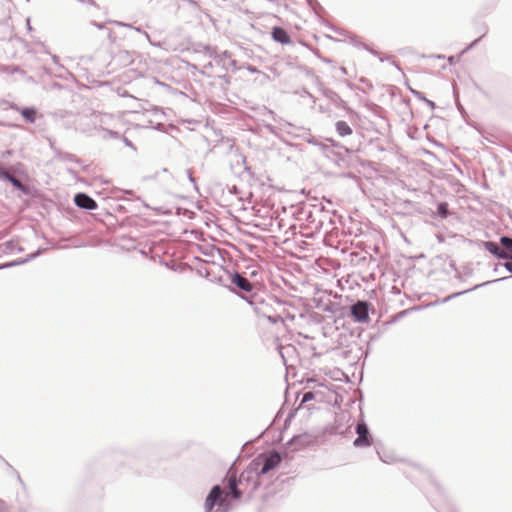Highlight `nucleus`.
<instances>
[{
  "mask_svg": "<svg viewBox=\"0 0 512 512\" xmlns=\"http://www.w3.org/2000/svg\"><path fill=\"white\" fill-rule=\"evenodd\" d=\"M503 266L510 272L512 273V262H506L503 264Z\"/></svg>",
  "mask_w": 512,
  "mask_h": 512,
  "instance_id": "4be33fe9",
  "label": "nucleus"
},
{
  "mask_svg": "<svg viewBox=\"0 0 512 512\" xmlns=\"http://www.w3.org/2000/svg\"><path fill=\"white\" fill-rule=\"evenodd\" d=\"M352 316L359 322L368 320V305L366 302L358 301L351 307Z\"/></svg>",
  "mask_w": 512,
  "mask_h": 512,
  "instance_id": "20e7f679",
  "label": "nucleus"
},
{
  "mask_svg": "<svg viewBox=\"0 0 512 512\" xmlns=\"http://www.w3.org/2000/svg\"><path fill=\"white\" fill-rule=\"evenodd\" d=\"M272 38L281 44H289L291 42L288 33L281 27H275L272 30Z\"/></svg>",
  "mask_w": 512,
  "mask_h": 512,
  "instance_id": "6e6552de",
  "label": "nucleus"
},
{
  "mask_svg": "<svg viewBox=\"0 0 512 512\" xmlns=\"http://www.w3.org/2000/svg\"><path fill=\"white\" fill-rule=\"evenodd\" d=\"M337 133L341 136H348L352 134V128L349 126V124L346 121H337L335 124Z\"/></svg>",
  "mask_w": 512,
  "mask_h": 512,
  "instance_id": "9d476101",
  "label": "nucleus"
},
{
  "mask_svg": "<svg viewBox=\"0 0 512 512\" xmlns=\"http://www.w3.org/2000/svg\"><path fill=\"white\" fill-rule=\"evenodd\" d=\"M508 278H509V277H502V278H499V279H496V280H493V281H487V282H484V283H482V284H480V285H476V286L474 287V289H476V288H478V287H481V286L489 285V284H491V283H493V282L505 281V280H507Z\"/></svg>",
  "mask_w": 512,
  "mask_h": 512,
  "instance_id": "aec40b11",
  "label": "nucleus"
},
{
  "mask_svg": "<svg viewBox=\"0 0 512 512\" xmlns=\"http://www.w3.org/2000/svg\"><path fill=\"white\" fill-rule=\"evenodd\" d=\"M438 213L441 217L445 218L448 214V205L446 203H440L438 205Z\"/></svg>",
  "mask_w": 512,
  "mask_h": 512,
  "instance_id": "dca6fc26",
  "label": "nucleus"
},
{
  "mask_svg": "<svg viewBox=\"0 0 512 512\" xmlns=\"http://www.w3.org/2000/svg\"><path fill=\"white\" fill-rule=\"evenodd\" d=\"M307 436L306 435H298V436H294L290 442L288 443V445H291V446H295V449H298L300 446H303L306 444V442H304V438H306Z\"/></svg>",
  "mask_w": 512,
  "mask_h": 512,
  "instance_id": "ddd939ff",
  "label": "nucleus"
},
{
  "mask_svg": "<svg viewBox=\"0 0 512 512\" xmlns=\"http://www.w3.org/2000/svg\"><path fill=\"white\" fill-rule=\"evenodd\" d=\"M462 293H463V292L455 293V294H453V295H451V296H449V297H446V298L444 299V302L448 301L449 299H451V298H453V297H456V296H458V295H461Z\"/></svg>",
  "mask_w": 512,
  "mask_h": 512,
  "instance_id": "5701e85b",
  "label": "nucleus"
},
{
  "mask_svg": "<svg viewBox=\"0 0 512 512\" xmlns=\"http://www.w3.org/2000/svg\"><path fill=\"white\" fill-rule=\"evenodd\" d=\"M1 177L7 179L9 182L12 183V185L18 189H23L24 186L23 184L21 183L20 180H18L16 177H14L13 175H10L9 173L7 172H3L1 175Z\"/></svg>",
  "mask_w": 512,
  "mask_h": 512,
  "instance_id": "f8f14e48",
  "label": "nucleus"
},
{
  "mask_svg": "<svg viewBox=\"0 0 512 512\" xmlns=\"http://www.w3.org/2000/svg\"><path fill=\"white\" fill-rule=\"evenodd\" d=\"M500 243L508 253L512 252V238L503 236L500 238Z\"/></svg>",
  "mask_w": 512,
  "mask_h": 512,
  "instance_id": "2eb2a0df",
  "label": "nucleus"
},
{
  "mask_svg": "<svg viewBox=\"0 0 512 512\" xmlns=\"http://www.w3.org/2000/svg\"><path fill=\"white\" fill-rule=\"evenodd\" d=\"M37 255H38V253L30 255L28 258H26L24 260H16V261H12V262L6 263V264L0 266V269H4V268H8V267H12V266H16V265H20V264L26 263L28 260L35 258Z\"/></svg>",
  "mask_w": 512,
  "mask_h": 512,
  "instance_id": "4468645a",
  "label": "nucleus"
},
{
  "mask_svg": "<svg viewBox=\"0 0 512 512\" xmlns=\"http://www.w3.org/2000/svg\"><path fill=\"white\" fill-rule=\"evenodd\" d=\"M508 259L512 260V255H511V257H509Z\"/></svg>",
  "mask_w": 512,
  "mask_h": 512,
  "instance_id": "c85d7f7f",
  "label": "nucleus"
},
{
  "mask_svg": "<svg viewBox=\"0 0 512 512\" xmlns=\"http://www.w3.org/2000/svg\"><path fill=\"white\" fill-rule=\"evenodd\" d=\"M485 248L487 251H489L491 254L495 255L499 259H508L509 257H511V254L508 253L503 246L500 247L495 242H485Z\"/></svg>",
  "mask_w": 512,
  "mask_h": 512,
  "instance_id": "423d86ee",
  "label": "nucleus"
},
{
  "mask_svg": "<svg viewBox=\"0 0 512 512\" xmlns=\"http://www.w3.org/2000/svg\"><path fill=\"white\" fill-rule=\"evenodd\" d=\"M222 59L224 61V64H226V60L228 61V64L232 67H236V61L232 60L228 52H224L222 54Z\"/></svg>",
  "mask_w": 512,
  "mask_h": 512,
  "instance_id": "f3484780",
  "label": "nucleus"
},
{
  "mask_svg": "<svg viewBox=\"0 0 512 512\" xmlns=\"http://www.w3.org/2000/svg\"><path fill=\"white\" fill-rule=\"evenodd\" d=\"M227 496L228 494H225L219 485H215L205 499L204 511L212 512L215 507L218 510L221 509L225 504Z\"/></svg>",
  "mask_w": 512,
  "mask_h": 512,
  "instance_id": "f03ea898",
  "label": "nucleus"
},
{
  "mask_svg": "<svg viewBox=\"0 0 512 512\" xmlns=\"http://www.w3.org/2000/svg\"><path fill=\"white\" fill-rule=\"evenodd\" d=\"M21 114L30 123H33L36 120V110L33 108H24L21 111Z\"/></svg>",
  "mask_w": 512,
  "mask_h": 512,
  "instance_id": "9b49d317",
  "label": "nucleus"
},
{
  "mask_svg": "<svg viewBox=\"0 0 512 512\" xmlns=\"http://www.w3.org/2000/svg\"><path fill=\"white\" fill-rule=\"evenodd\" d=\"M356 433L358 437L354 440V446L365 447L370 445L369 430L365 423H358L356 426Z\"/></svg>",
  "mask_w": 512,
  "mask_h": 512,
  "instance_id": "7ed1b4c3",
  "label": "nucleus"
},
{
  "mask_svg": "<svg viewBox=\"0 0 512 512\" xmlns=\"http://www.w3.org/2000/svg\"><path fill=\"white\" fill-rule=\"evenodd\" d=\"M314 399V394L312 392H306L303 395L302 403L309 402Z\"/></svg>",
  "mask_w": 512,
  "mask_h": 512,
  "instance_id": "a211bd4d",
  "label": "nucleus"
},
{
  "mask_svg": "<svg viewBox=\"0 0 512 512\" xmlns=\"http://www.w3.org/2000/svg\"><path fill=\"white\" fill-rule=\"evenodd\" d=\"M228 487L230 489V494L233 498L239 499L242 495L241 491L238 489V482L235 476H230L228 479Z\"/></svg>",
  "mask_w": 512,
  "mask_h": 512,
  "instance_id": "1a4fd4ad",
  "label": "nucleus"
},
{
  "mask_svg": "<svg viewBox=\"0 0 512 512\" xmlns=\"http://www.w3.org/2000/svg\"><path fill=\"white\" fill-rule=\"evenodd\" d=\"M4 509H5V503L0 500V512H4Z\"/></svg>",
  "mask_w": 512,
  "mask_h": 512,
  "instance_id": "393cba45",
  "label": "nucleus"
},
{
  "mask_svg": "<svg viewBox=\"0 0 512 512\" xmlns=\"http://www.w3.org/2000/svg\"><path fill=\"white\" fill-rule=\"evenodd\" d=\"M75 204L82 209L94 210L97 208V203L94 199L84 193H78L74 197Z\"/></svg>",
  "mask_w": 512,
  "mask_h": 512,
  "instance_id": "39448f33",
  "label": "nucleus"
},
{
  "mask_svg": "<svg viewBox=\"0 0 512 512\" xmlns=\"http://www.w3.org/2000/svg\"><path fill=\"white\" fill-rule=\"evenodd\" d=\"M112 120H114L112 115H103L100 121L102 124L108 125Z\"/></svg>",
  "mask_w": 512,
  "mask_h": 512,
  "instance_id": "6ab92c4d",
  "label": "nucleus"
},
{
  "mask_svg": "<svg viewBox=\"0 0 512 512\" xmlns=\"http://www.w3.org/2000/svg\"><path fill=\"white\" fill-rule=\"evenodd\" d=\"M248 71H249L250 73H258V72H259V71H258V69H257L256 67H248Z\"/></svg>",
  "mask_w": 512,
  "mask_h": 512,
  "instance_id": "b1692460",
  "label": "nucleus"
},
{
  "mask_svg": "<svg viewBox=\"0 0 512 512\" xmlns=\"http://www.w3.org/2000/svg\"><path fill=\"white\" fill-rule=\"evenodd\" d=\"M479 41V39L475 40L473 43L470 44L469 48L473 47L477 42Z\"/></svg>",
  "mask_w": 512,
  "mask_h": 512,
  "instance_id": "bb28decb",
  "label": "nucleus"
},
{
  "mask_svg": "<svg viewBox=\"0 0 512 512\" xmlns=\"http://www.w3.org/2000/svg\"><path fill=\"white\" fill-rule=\"evenodd\" d=\"M231 282L245 292H251L253 290L252 283L247 278L241 276L239 273H234L232 275Z\"/></svg>",
  "mask_w": 512,
  "mask_h": 512,
  "instance_id": "0eeeda50",
  "label": "nucleus"
},
{
  "mask_svg": "<svg viewBox=\"0 0 512 512\" xmlns=\"http://www.w3.org/2000/svg\"><path fill=\"white\" fill-rule=\"evenodd\" d=\"M144 34H145V37L147 38V40H148V41H150V36H149V34H148V33H146V32H145Z\"/></svg>",
  "mask_w": 512,
  "mask_h": 512,
  "instance_id": "cd10ccee",
  "label": "nucleus"
},
{
  "mask_svg": "<svg viewBox=\"0 0 512 512\" xmlns=\"http://www.w3.org/2000/svg\"><path fill=\"white\" fill-rule=\"evenodd\" d=\"M280 462L281 456L278 452L260 454L250 462L247 473L255 474L256 476L265 475L278 466Z\"/></svg>",
  "mask_w": 512,
  "mask_h": 512,
  "instance_id": "f257e3e1",
  "label": "nucleus"
},
{
  "mask_svg": "<svg viewBox=\"0 0 512 512\" xmlns=\"http://www.w3.org/2000/svg\"><path fill=\"white\" fill-rule=\"evenodd\" d=\"M124 143L127 145V146H132L131 142L127 139V138H124Z\"/></svg>",
  "mask_w": 512,
  "mask_h": 512,
  "instance_id": "a878e982",
  "label": "nucleus"
},
{
  "mask_svg": "<svg viewBox=\"0 0 512 512\" xmlns=\"http://www.w3.org/2000/svg\"><path fill=\"white\" fill-rule=\"evenodd\" d=\"M105 131L109 134L110 137L112 138H118L119 137V133L116 132V131H113V130H109V129H105Z\"/></svg>",
  "mask_w": 512,
  "mask_h": 512,
  "instance_id": "412c9836",
  "label": "nucleus"
}]
</instances>
